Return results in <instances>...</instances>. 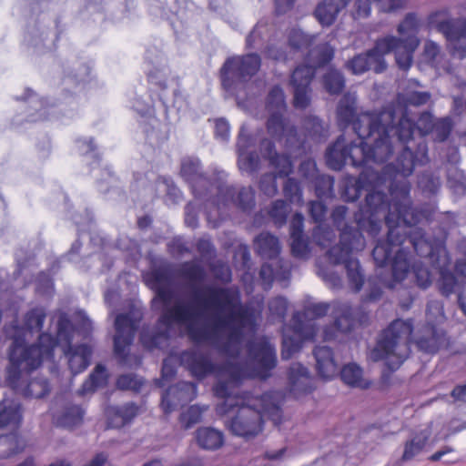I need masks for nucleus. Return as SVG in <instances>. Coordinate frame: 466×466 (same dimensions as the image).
<instances>
[{
  "label": "nucleus",
  "mask_w": 466,
  "mask_h": 466,
  "mask_svg": "<svg viewBox=\"0 0 466 466\" xmlns=\"http://www.w3.org/2000/svg\"><path fill=\"white\" fill-rule=\"evenodd\" d=\"M348 143L344 136H339L335 143L330 146L326 152V161L328 166L339 170L349 162Z\"/></svg>",
  "instance_id": "nucleus-32"
},
{
  "label": "nucleus",
  "mask_w": 466,
  "mask_h": 466,
  "mask_svg": "<svg viewBox=\"0 0 466 466\" xmlns=\"http://www.w3.org/2000/svg\"><path fill=\"white\" fill-rule=\"evenodd\" d=\"M412 273L415 277L416 284L421 289H427L431 286L432 280L429 269L420 262L412 263Z\"/></svg>",
  "instance_id": "nucleus-59"
},
{
  "label": "nucleus",
  "mask_w": 466,
  "mask_h": 466,
  "mask_svg": "<svg viewBox=\"0 0 466 466\" xmlns=\"http://www.w3.org/2000/svg\"><path fill=\"white\" fill-rule=\"evenodd\" d=\"M46 317V309L42 307H36L25 315L24 328L17 326L7 328L6 335L13 339V344L9 350H55L56 347H60L61 350H74L71 343L74 326L65 313L58 318L56 337L50 333L43 332L38 335L36 345H27L28 336H32L33 333H39L42 330Z\"/></svg>",
  "instance_id": "nucleus-7"
},
{
  "label": "nucleus",
  "mask_w": 466,
  "mask_h": 466,
  "mask_svg": "<svg viewBox=\"0 0 466 466\" xmlns=\"http://www.w3.org/2000/svg\"><path fill=\"white\" fill-rule=\"evenodd\" d=\"M289 391L295 398L311 393L315 389L314 378L308 368L300 363H292L288 371Z\"/></svg>",
  "instance_id": "nucleus-23"
},
{
  "label": "nucleus",
  "mask_w": 466,
  "mask_h": 466,
  "mask_svg": "<svg viewBox=\"0 0 466 466\" xmlns=\"http://www.w3.org/2000/svg\"><path fill=\"white\" fill-rule=\"evenodd\" d=\"M314 76L312 66H297L291 75V85L294 87V106L306 108L310 102V82Z\"/></svg>",
  "instance_id": "nucleus-22"
},
{
  "label": "nucleus",
  "mask_w": 466,
  "mask_h": 466,
  "mask_svg": "<svg viewBox=\"0 0 466 466\" xmlns=\"http://www.w3.org/2000/svg\"><path fill=\"white\" fill-rule=\"evenodd\" d=\"M309 56L311 65H301L300 66H312L315 71L317 67L325 66L333 58L334 50L328 44H322L310 50Z\"/></svg>",
  "instance_id": "nucleus-41"
},
{
  "label": "nucleus",
  "mask_w": 466,
  "mask_h": 466,
  "mask_svg": "<svg viewBox=\"0 0 466 466\" xmlns=\"http://www.w3.org/2000/svg\"><path fill=\"white\" fill-rule=\"evenodd\" d=\"M138 407L133 403L128 402L122 406L110 407L107 410V425L108 428H121L137 415Z\"/></svg>",
  "instance_id": "nucleus-28"
},
{
  "label": "nucleus",
  "mask_w": 466,
  "mask_h": 466,
  "mask_svg": "<svg viewBox=\"0 0 466 466\" xmlns=\"http://www.w3.org/2000/svg\"><path fill=\"white\" fill-rule=\"evenodd\" d=\"M390 42L392 43L393 39H378L372 49L349 60L346 64L347 68L354 75H361L368 70L377 74L382 73L387 68L384 56L389 54Z\"/></svg>",
  "instance_id": "nucleus-17"
},
{
  "label": "nucleus",
  "mask_w": 466,
  "mask_h": 466,
  "mask_svg": "<svg viewBox=\"0 0 466 466\" xmlns=\"http://www.w3.org/2000/svg\"><path fill=\"white\" fill-rule=\"evenodd\" d=\"M289 207L283 199L272 202L268 214L278 227L283 226L287 221Z\"/></svg>",
  "instance_id": "nucleus-55"
},
{
  "label": "nucleus",
  "mask_w": 466,
  "mask_h": 466,
  "mask_svg": "<svg viewBox=\"0 0 466 466\" xmlns=\"http://www.w3.org/2000/svg\"><path fill=\"white\" fill-rule=\"evenodd\" d=\"M315 192L319 198H328L334 196V178L329 175H318L314 178Z\"/></svg>",
  "instance_id": "nucleus-51"
},
{
  "label": "nucleus",
  "mask_w": 466,
  "mask_h": 466,
  "mask_svg": "<svg viewBox=\"0 0 466 466\" xmlns=\"http://www.w3.org/2000/svg\"><path fill=\"white\" fill-rule=\"evenodd\" d=\"M357 97L345 94L337 107V119L341 128L352 125L359 144L348 143L349 163L353 167H368L370 163H383L392 154L395 146L389 130L380 122L379 113L364 112L357 115Z\"/></svg>",
  "instance_id": "nucleus-5"
},
{
  "label": "nucleus",
  "mask_w": 466,
  "mask_h": 466,
  "mask_svg": "<svg viewBox=\"0 0 466 466\" xmlns=\"http://www.w3.org/2000/svg\"><path fill=\"white\" fill-rule=\"evenodd\" d=\"M25 448V440L15 431L0 436V460L16 455Z\"/></svg>",
  "instance_id": "nucleus-37"
},
{
  "label": "nucleus",
  "mask_w": 466,
  "mask_h": 466,
  "mask_svg": "<svg viewBox=\"0 0 466 466\" xmlns=\"http://www.w3.org/2000/svg\"><path fill=\"white\" fill-rule=\"evenodd\" d=\"M370 358L374 360H381L388 372L383 371L380 379L381 388L389 384L390 373L397 370L403 363L407 356L399 354L398 351H370Z\"/></svg>",
  "instance_id": "nucleus-31"
},
{
  "label": "nucleus",
  "mask_w": 466,
  "mask_h": 466,
  "mask_svg": "<svg viewBox=\"0 0 466 466\" xmlns=\"http://www.w3.org/2000/svg\"><path fill=\"white\" fill-rule=\"evenodd\" d=\"M180 274L192 285L202 282L206 278L204 268L196 261H187L181 265Z\"/></svg>",
  "instance_id": "nucleus-46"
},
{
  "label": "nucleus",
  "mask_w": 466,
  "mask_h": 466,
  "mask_svg": "<svg viewBox=\"0 0 466 466\" xmlns=\"http://www.w3.org/2000/svg\"><path fill=\"white\" fill-rule=\"evenodd\" d=\"M283 193L290 202H302V190L299 183L293 177H289L283 187Z\"/></svg>",
  "instance_id": "nucleus-62"
},
{
  "label": "nucleus",
  "mask_w": 466,
  "mask_h": 466,
  "mask_svg": "<svg viewBox=\"0 0 466 466\" xmlns=\"http://www.w3.org/2000/svg\"><path fill=\"white\" fill-rule=\"evenodd\" d=\"M410 187L409 181L392 186V203L385 217L389 228L387 238L379 239L372 250V258L378 267L387 265L394 253L391 258L392 279L386 283L390 289L403 281L412 269V255L408 248L403 247L407 240L420 257L431 256L433 250L422 229L416 226L431 221L434 210L430 206L414 208L410 196Z\"/></svg>",
  "instance_id": "nucleus-3"
},
{
  "label": "nucleus",
  "mask_w": 466,
  "mask_h": 466,
  "mask_svg": "<svg viewBox=\"0 0 466 466\" xmlns=\"http://www.w3.org/2000/svg\"><path fill=\"white\" fill-rule=\"evenodd\" d=\"M456 286L457 279L454 274L448 269L441 268L439 288L441 294L447 297L450 296L454 292Z\"/></svg>",
  "instance_id": "nucleus-58"
},
{
  "label": "nucleus",
  "mask_w": 466,
  "mask_h": 466,
  "mask_svg": "<svg viewBox=\"0 0 466 466\" xmlns=\"http://www.w3.org/2000/svg\"><path fill=\"white\" fill-rule=\"evenodd\" d=\"M22 421V406L19 402L4 399L0 402V428L18 427Z\"/></svg>",
  "instance_id": "nucleus-36"
},
{
  "label": "nucleus",
  "mask_w": 466,
  "mask_h": 466,
  "mask_svg": "<svg viewBox=\"0 0 466 466\" xmlns=\"http://www.w3.org/2000/svg\"><path fill=\"white\" fill-rule=\"evenodd\" d=\"M418 186L423 193L436 194L441 187L440 177L429 173H422L418 179Z\"/></svg>",
  "instance_id": "nucleus-57"
},
{
  "label": "nucleus",
  "mask_w": 466,
  "mask_h": 466,
  "mask_svg": "<svg viewBox=\"0 0 466 466\" xmlns=\"http://www.w3.org/2000/svg\"><path fill=\"white\" fill-rule=\"evenodd\" d=\"M316 360V369L319 376L325 380H332L338 374L341 380L353 388L367 390L372 382L362 377V369L356 363L344 365L339 370V365L335 360V351H312Z\"/></svg>",
  "instance_id": "nucleus-12"
},
{
  "label": "nucleus",
  "mask_w": 466,
  "mask_h": 466,
  "mask_svg": "<svg viewBox=\"0 0 466 466\" xmlns=\"http://www.w3.org/2000/svg\"><path fill=\"white\" fill-rule=\"evenodd\" d=\"M323 85L330 95H339L345 87V78L340 71L331 68L323 76Z\"/></svg>",
  "instance_id": "nucleus-45"
},
{
  "label": "nucleus",
  "mask_w": 466,
  "mask_h": 466,
  "mask_svg": "<svg viewBox=\"0 0 466 466\" xmlns=\"http://www.w3.org/2000/svg\"><path fill=\"white\" fill-rule=\"evenodd\" d=\"M180 351H169V355L163 360L161 377L156 380V385L163 388L177 373V362L179 361Z\"/></svg>",
  "instance_id": "nucleus-40"
},
{
  "label": "nucleus",
  "mask_w": 466,
  "mask_h": 466,
  "mask_svg": "<svg viewBox=\"0 0 466 466\" xmlns=\"http://www.w3.org/2000/svg\"><path fill=\"white\" fill-rule=\"evenodd\" d=\"M419 21L416 15L409 13L398 26V33L400 35L399 39H401V41H405L406 43H408L410 38L419 40L417 37Z\"/></svg>",
  "instance_id": "nucleus-44"
},
{
  "label": "nucleus",
  "mask_w": 466,
  "mask_h": 466,
  "mask_svg": "<svg viewBox=\"0 0 466 466\" xmlns=\"http://www.w3.org/2000/svg\"><path fill=\"white\" fill-rule=\"evenodd\" d=\"M197 396V384L180 381L169 386L162 394L160 406L166 415L170 414L178 405L191 401Z\"/></svg>",
  "instance_id": "nucleus-20"
},
{
  "label": "nucleus",
  "mask_w": 466,
  "mask_h": 466,
  "mask_svg": "<svg viewBox=\"0 0 466 466\" xmlns=\"http://www.w3.org/2000/svg\"><path fill=\"white\" fill-rule=\"evenodd\" d=\"M108 379L109 374L106 366L101 363L96 364L93 371L78 389V395L85 396L88 393H94L98 389L106 387L107 385Z\"/></svg>",
  "instance_id": "nucleus-33"
},
{
  "label": "nucleus",
  "mask_w": 466,
  "mask_h": 466,
  "mask_svg": "<svg viewBox=\"0 0 466 466\" xmlns=\"http://www.w3.org/2000/svg\"><path fill=\"white\" fill-rule=\"evenodd\" d=\"M73 375L86 370L91 363L93 351H63Z\"/></svg>",
  "instance_id": "nucleus-39"
},
{
  "label": "nucleus",
  "mask_w": 466,
  "mask_h": 466,
  "mask_svg": "<svg viewBox=\"0 0 466 466\" xmlns=\"http://www.w3.org/2000/svg\"><path fill=\"white\" fill-rule=\"evenodd\" d=\"M196 441L204 450L216 451L224 444L223 432L211 427H201L196 431Z\"/></svg>",
  "instance_id": "nucleus-35"
},
{
  "label": "nucleus",
  "mask_w": 466,
  "mask_h": 466,
  "mask_svg": "<svg viewBox=\"0 0 466 466\" xmlns=\"http://www.w3.org/2000/svg\"><path fill=\"white\" fill-rule=\"evenodd\" d=\"M26 97L25 99H29L30 106L37 111L38 116H34L33 114L28 116V121L35 122L37 120H45L48 118L47 116V106L48 103L42 99H38L36 96L33 93V91L29 88L25 90Z\"/></svg>",
  "instance_id": "nucleus-50"
},
{
  "label": "nucleus",
  "mask_w": 466,
  "mask_h": 466,
  "mask_svg": "<svg viewBox=\"0 0 466 466\" xmlns=\"http://www.w3.org/2000/svg\"><path fill=\"white\" fill-rule=\"evenodd\" d=\"M50 392V384L46 378H34L30 380L23 389L25 397L41 399Z\"/></svg>",
  "instance_id": "nucleus-42"
},
{
  "label": "nucleus",
  "mask_w": 466,
  "mask_h": 466,
  "mask_svg": "<svg viewBox=\"0 0 466 466\" xmlns=\"http://www.w3.org/2000/svg\"><path fill=\"white\" fill-rule=\"evenodd\" d=\"M354 319L349 307H345L342 313L338 316L333 324L326 326L322 330V339L325 341H331L339 339V335L347 333L352 329Z\"/></svg>",
  "instance_id": "nucleus-29"
},
{
  "label": "nucleus",
  "mask_w": 466,
  "mask_h": 466,
  "mask_svg": "<svg viewBox=\"0 0 466 466\" xmlns=\"http://www.w3.org/2000/svg\"><path fill=\"white\" fill-rule=\"evenodd\" d=\"M169 76V68L166 65L165 58H160L157 66H153L148 70L147 77L150 85L158 92V98L162 105L167 107L168 97L166 94L167 88V80Z\"/></svg>",
  "instance_id": "nucleus-26"
},
{
  "label": "nucleus",
  "mask_w": 466,
  "mask_h": 466,
  "mask_svg": "<svg viewBox=\"0 0 466 466\" xmlns=\"http://www.w3.org/2000/svg\"><path fill=\"white\" fill-rule=\"evenodd\" d=\"M313 241L322 248H329L336 238L334 230L328 227L318 225L312 232Z\"/></svg>",
  "instance_id": "nucleus-53"
},
{
  "label": "nucleus",
  "mask_w": 466,
  "mask_h": 466,
  "mask_svg": "<svg viewBox=\"0 0 466 466\" xmlns=\"http://www.w3.org/2000/svg\"><path fill=\"white\" fill-rule=\"evenodd\" d=\"M238 166L241 172L254 174L260 168V158L255 151L239 153L238 155Z\"/></svg>",
  "instance_id": "nucleus-49"
},
{
  "label": "nucleus",
  "mask_w": 466,
  "mask_h": 466,
  "mask_svg": "<svg viewBox=\"0 0 466 466\" xmlns=\"http://www.w3.org/2000/svg\"><path fill=\"white\" fill-rule=\"evenodd\" d=\"M141 319V311L135 309L126 314H118L116 316L113 350H125V348L131 345Z\"/></svg>",
  "instance_id": "nucleus-19"
},
{
  "label": "nucleus",
  "mask_w": 466,
  "mask_h": 466,
  "mask_svg": "<svg viewBox=\"0 0 466 466\" xmlns=\"http://www.w3.org/2000/svg\"><path fill=\"white\" fill-rule=\"evenodd\" d=\"M145 385V380L136 374H121L116 380V387L120 390H131L138 393Z\"/></svg>",
  "instance_id": "nucleus-47"
},
{
  "label": "nucleus",
  "mask_w": 466,
  "mask_h": 466,
  "mask_svg": "<svg viewBox=\"0 0 466 466\" xmlns=\"http://www.w3.org/2000/svg\"><path fill=\"white\" fill-rule=\"evenodd\" d=\"M447 177L449 187L456 195H466V176L461 169L451 167L448 169Z\"/></svg>",
  "instance_id": "nucleus-48"
},
{
  "label": "nucleus",
  "mask_w": 466,
  "mask_h": 466,
  "mask_svg": "<svg viewBox=\"0 0 466 466\" xmlns=\"http://www.w3.org/2000/svg\"><path fill=\"white\" fill-rule=\"evenodd\" d=\"M329 309L328 303L319 302L308 305L303 312H295L290 327L285 328L283 331L284 344L288 339L291 342V347L287 350H297L302 340L313 339L318 332L314 319L325 316Z\"/></svg>",
  "instance_id": "nucleus-11"
},
{
  "label": "nucleus",
  "mask_w": 466,
  "mask_h": 466,
  "mask_svg": "<svg viewBox=\"0 0 466 466\" xmlns=\"http://www.w3.org/2000/svg\"><path fill=\"white\" fill-rule=\"evenodd\" d=\"M267 31L266 25L258 23L252 31L246 37V47L254 49L259 47L263 44V36Z\"/></svg>",
  "instance_id": "nucleus-61"
},
{
  "label": "nucleus",
  "mask_w": 466,
  "mask_h": 466,
  "mask_svg": "<svg viewBox=\"0 0 466 466\" xmlns=\"http://www.w3.org/2000/svg\"><path fill=\"white\" fill-rule=\"evenodd\" d=\"M206 409L198 405H191L179 416V422L184 430L192 428L195 424L201 421L202 414Z\"/></svg>",
  "instance_id": "nucleus-54"
},
{
  "label": "nucleus",
  "mask_w": 466,
  "mask_h": 466,
  "mask_svg": "<svg viewBox=\"0 0 466 466\" xmlns=\"http://www.w3.org/2000/svg\"><path fill=\"white\" fill-rule=\"evenodd\" d=\"M216 187L213 197L206 205L207 219L213 228L219 226L228 215L231 206H236L243 211H250L255 207V191L251 187H241L238 189L227 184V173L215 170Z\"/></svg>",
  "instance_id": "nucleus-8"
},
{
  "label": "nucleus",
  "mask_w": 466,
  "mask_h": 466,
  "mask_svg": "<svg viewBox=\"0 0 466 466\" xmlns=\"http://www.w3.org/2000/svg\"><path fill=\"white\" fill-rule=\"evenodd\" d=\"M379 114L393 145L401 147L396 161L388 164L385 172L389 174L396 168L401 177H408L416 166L425 165L429 161L424 136L432 129L433 117L429 112H423L415 122L408 108L399 103L386 106Z\"/></svg>",
  "instance_id": "nucleus-6"
},
{
  "label": "nucleus",
  "mask_w": 466,
  "mask_h": 466,
  "mask_svg": "<svg viewBox=\"0 0 466 466\" xmlns=\"http://www.w3.org/2000/svg\"><path fill=\"white\" fill-rule=\"evenodd\" d=\"M306 135L316 142L325 141L329 137V127L318 116H308L303 120Z\"/></svg>",
  "instance_id": "nucleus-38"
},
{
  "label": "nucleus",
  "mask_w": 466,
  "mask_h": 466,
  "mask_svg": "<svg viewBox=\"0 0 466 466\" xmlns=\"http://www.w3.org/2000/svg\"><path fill=\"white\" fill-rule=\"evenodd\" d=\"M254 247L261 258L268 259L276 258L281 250L279 238L268 232H262L257 236Z\"/></svg>",
  "instance_id": "nucleus-34"
},
{
  "label": "nucleus",
  "mask_w": 466,
  "mask_h": 466,
  "mask_svg": "<svg viewBox=\"0 0 466 466\" xmlns=\"http://www.w3.org/2000/svg\"><path fill=\"white\" fill-rule=\"evenodd\" d=\"M430 23L445 35L453 57H466V18H451L448 11L442 10L432 14Z\"/></svg>",
  "instance_id": "nucleus-13"
},
{
  "label": "nucleus",
  "mask_w": 466,
  "mask_h": 466,
  "mask_svg": "<svg viewBox=\"0 0 466 466\" xmlns=\"http://www.w3.org/2000/svg\"><path fill=\"white\" fill-rule=\"evenodd\" d=\"M85 410L80 405L68 404L53 414V423L56 427L73 430L83 423Z\"/></svg>",
  "instance_id": "nucleus-27"
},
{
  "label": "nucleus",
  "mask_w": 466,
  "mask_h": 466,
  "mask_svg": "<svg viewBox=\"0 0 466 466\" xmlns=\"http://www.w3.org/2000/svg\"><path fill=\"white\" fill-rule=\"evenodd\" d=\"M269 166L276 170L277 177H285L289 176L293 172V164L286 154H278L274 157H271L268 162Z\"/></svg>",
  "instance_id": "nucleus-52"
},
{
  "label": "nucleus",
  "mask_w": 466,
  "mask_h": 466,
  "mask_svg": "<svg viewBox=\"0 0 466 466\" xmlns=\"http://www.w3.org/2000/svg\"><path fill=\"white\" fill-rule=\"evenodd\" d=\"M451 121L450 118L440 119L433 123L432 129L430 133L432 134L434 140L442 142L448 138L451 132Z\"/></svg>",
  "instance_id": "nucleus-60"
},
{
  "label": "nucleus",
  "mask_w": 466,
  "mask_h": 466,
  "mask_svg": "<svg viewBox=\"0 0 466 466\" xmlns=\"http://www.w3.org/2000/svg\"><path fill=\"white\" fill-rule=\"evenodd\" d=\"M387 165L383 167L381 171L365 168L361 171L359 177L356 178L352 176L347 177L342 184L341 198L345 201H355L361 194L363 189L370 190V192H380L375 190L377 187L385 184L387 181L390 182V200L385 198L386 214L389 213L390 206L392 203L391 187L395 184H399L402 181H408L406 177H401L400 172L393 169L390 173L386 174L385 168Z\"/></svg>",
  "instance_id": "nucleus-9"
},
{
  "label": "nucleus",
  "mask_w": 466,
  "mask_h": 466,
  "mask_svg": "<svg viewBox=\"0 0 466 466\" xmlns=\"http://www.w3.org/2000/svg\"><path fill=\"white\" fill-rule=\"evenodd\" d=\"M261 66V58L256 53L228 57L220 69L223 88L231 96H239V91Z\"/></svg>",
  "instance_id": "nucleus-10"
},
{
  "label": "nucleus",
  "mask_w": 466,
  "mask_h": 466,
  "mask_svg": "<svg viewBox=\"0 0 466 466\" xmlns=\"http://www.w3.org/2000/svg\"><path fill=\"white\" fill-rule=\"evenodd\" d=\"M350 0H323L315 9L317 20L324 26L334 23L339 13L347 6Z\"/></svg>",
  "instance_id": "nucleus-30"
},
{
  "label": "nucleus",
  "mask_w": 466,
  "mask_h": 466,
  "mask_svg": "<svg viewBox=\"0 0 466 466\" xmlns=\"http://www.w3.org/2000/svg\"><path fill=\"white\" fill-rule=\"evenodd\" d=\"M365 202V208L354 216L358 228L347 223L348 208L346 206L334 208L331 218L339 231V241L330 247L326 253L331 264L344 265L349 285L356 292L361 289L365 280L360 260L353 257L355 252L361 251L366 247L361 231H366L373 238L378 236L381 229V218H385L387 216L384 193H368Z\"/></svg>",
  "instance_id": "nucleus-4"
},
{
  "label": "nucleus",
  "mask_w": 466,
  "mask_h": 466,
  "mask_svg": "<svg viewBox=\"0 0 466 466\" xmlns=\"http://www.w3.org/2000/svg\"><path fill=\"white\" fill-rule=\"evenodd\" d=\"M215 170H218V167L212 168V174L208 177L201 171L198 158L185 157L181 161L180 175L189 185L195 198L204 202V208L209 203L215 192Z\"/></svg>",
  "instance_id": "nucleus-15"
},
{
  "label": "nucleus",
  "mask_w": 466,
  "mask_h": 466,
  "mask_svg": "<svg viewBox=\"0 0 466 466\" xmlns=\"http://www.w3.org/2000/svg\"><path fill=\"white\" fill-rule=\"evenodd\" d=\"M9 365L6 369L5 382L9 388L17 390L21 388L24 374H29L42 365L45 360H52L55 351H8Z\"/></svg>",
  "instance_id": "nucleus-14"
},
{
  "label": "nucleus",
  "mask_w": 466,
  "mask_h": 466,
  "mask_svg": "<svg viewBox=\"0 0 466 466\" xmlns=\"http://www.w3.org/2000/svg\"><path fill=\"white\" fill-rule=\"evenodd\" d=\"M254 145V137L248 134L247 127L245 125H242L236 144L238 155H239V153L250 152V148L253 147Z\"/></svg>",
  "instance_id": "nucleus-64"
},
{
  "label": "nucleus",
  "mask_w": 466,
  "mask_h": 466,
  "mask_svg": "<svg viewBox=\"0 0 466 466\" xmlns=\"http://www.w3.org/2000/svg\"><path fill=\"white\" fill-rule=\"evenodd\" d=\"M147 280L156 292L153 303L160 302L163 307L158 323L164 327L166 338L170 336L171 328L177 325L186 327L198 339L226 336L230 342H237L244 330L254 324V316L242 303L238 288L214 285L202 290L193 288V297L201 308L198 311L176 297L173 275L167 268L154 269Z\"/></svg>",
  "instance_id": "nucleus-2"
},
{
  "label": "nucleus",
  "mask_w": 466,
  "mask_h": 466,
  "mask_svg": "<svg viewBox=\"0 0 466 466\" xmlns=\"http://www.w3.org/2000/svg\"><path fill=\"white\" fill-rule=\"evenodd\" d=\"M212 351H180L179 362L190 374L202 380L213 375L216 383L214 395L223 399L216 408L217 413L236 414L228 421L230 431L240 437L258 435L263 429V418L275 426L282 423V409L276 392H265L259 398L249 400V395H234L247 379L266 380L277 366V351H218L225 358L222 363H214Z\"/></svg>",
  "instance_id": "nucleus-1"
},
{
  "label": "nucleus",
  "mask_w": 466,
  "mask_h": 466,
  "mask_svg": "<svg viewBox=\"0 0 466 466\" xmlns=\"http://www.w3.org/2000/svg\"><path fill=\"white\" fill-rule=\"evenodd\" d=\"M314 37L305 34L301 30L293 29L289 35V46L296 50L309 48L313 43Z\"/></svg>",
  "instance_id": "nucleus-56"
},
{
  "label": "nucleus",
  "mask_w": 466,
  "mask_h": 466,
  "mask_svg": "<svg viewBox=\"0 0 466 466\" xmlns=\"http://www.w3.org/2000/svg\"><path fill=\"white\" fill-rule=\"evenodd\" d=\"M381 39H393V42H390L389 45V53L393 51L398 66L402 70H408L411 66L413 52L419 46V40L410 38L408 43H406L393 35H388Z\"/></svg>",
  "instance_id": "nucleus-24"
},
{
  "label": "nucleus",
  "mask_w": 466,
  "mask_h": 466,
  "mask_svg": "<svg viewBox=\"0 0 466 466\" xmlns=\"http://www.w3.org/2000/svg\"><path fill=\"white\" fill-rule=\"evenodd\" d=\"M291 264L288 260L279 259L273 263H264L259 271V277L263 282L264 289H270L273 281L287 280L290 277Z\"/></svg>",
  "instance_id": "nucleus-25"
},
{
  "label": "nucleus",
  "mask_w": 466,
  "mask_h": 466,
  "mask_svg": "<svg viewBox=\"0 0 466 466\" xmlns=\"http://www.w3.org/2000/svg\"><path fill=\"white\" fill-rule=\"evenodd\" d=\"M266 108L269 114L285 113L286 102L283 89L279 86H274L268 92Z\"/></svg>",
  "instance_id": "nucleus-43"
},
{
  "label": "nucleus",
  "mask_w": 466,
  "mask_h": 466,
  "mask_svg": "<svg viewBox=\"0 0 466 466\" xmlns=\"http://www.w3.org/2000/svg\"><path fill=\"white\" fill-rule=\"evenodd\" d=\"M413 326L411 320L396 319L380 335V350H394L401 341H410Z\"/></svg>",
  "instance_id": "nucleus-21"
},
{
  "label": "nucleus",
  "mask_w": 466,
  "mask_h": 466,
  "mask_svg": "<svg viewBox=\"0 0 466 466\" xmlns=\"http://www.w3.org/2000/svg\"><path fill=\"white\" fill-rule=\"evenodd\" d=\"M427 330L431 338H420L415 342L419 350H441L448 346L445 334L435 325L445 319L443 304L437 299L428 301L426 308Z\"/></svg>",
  "instance_id": "nucleus-18"
},
{
  "label": "nucleus",
  "mask_w": 466,
  "mask_h": 466,
  "mask_svg": "<svg viewBox=\"0 0 466 466\" xmlns=\"http://www.w3.org/2000/svg\"><path fill=\"white\" fill-rule=\"evenodd\" d=\"M259 189L268 197H274L278 193L277 175L266 173L259 179Z\"/></svg>",
  "instance_id": "nucleus-63"
},
{
  "label": "nucleus",
  "mask_w": 466,
  "mask_h": 466,
  "mask_svg": "<svg viewBox=\"0 0 466 466\" xmlns=\"http://www.w3.org/2000/svg\"><path fill=\"white\" fill-rule=\"evenodd\" d=\"M267 130L290 155L299 157L305 152V142L298 136L295 126L284 116V113L269 114Z\"/></svg>",
  "instance_id": "nucleus-16"
}]
</instances>
